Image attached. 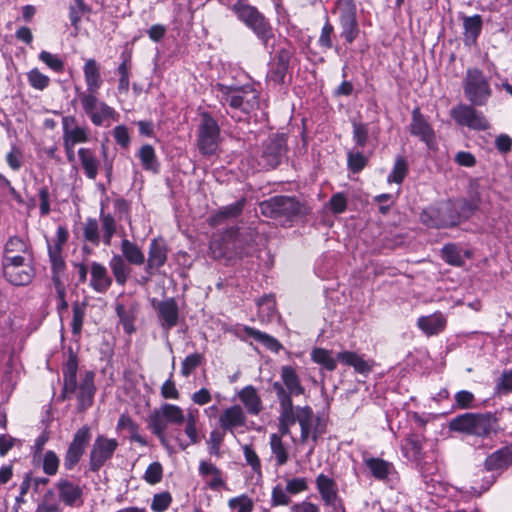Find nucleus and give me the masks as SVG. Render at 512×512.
I'll use <instances>...</instances> for the list:
<instances>
[{"mask_svg": "<svg viewBox=\"0 0 512 512\" xmlns=\"http://www.w3.org/2000/svg\"><path fill=\"white\" fill-rule=\"evenodd\" d=\"M183 425V432L187 439L176 437L181 450L201 441L199 411L196 408H188L186 411L178 405L164 403L155 408L147 418V425L151 432L159 439L160 443L168 448L166 430L169 425Z\"/></svg>", "mask_w": 512, "mask_h": 512, "instance_id": "f257e3e1", "label": "nucleus"}, {"mask_svg": "<svg viewBox=\"0 0 512 512\" xmlns=\"http://www.w3.org/2000/svg\"><path fill=\"white\" fill-rule=\"evenodd\" d=\"M480 197L478 194L471 200L458 199L448 201L439 209L431 208L422 214V221L432 227H448L458 224L462 219H467L478 209Z\"/></svg>", "mask_w": 512, "mask_h": 512, "instance_id": "f03ea898", "label": "nucleus"}, {"mask_svg": "<svg viewBox=\"0 0 512 512\" xmlns=\"http://www.w3.org/2000/svg\"><path fill=\"white\" fill-rule=\"evenodd\" d=\"M215 91L220 103L232 111L248 115L260 106V92L251 84L228 86L218 83Z\"/></svg>", "mask_w": 512, "mask_h": 512, "instance_id": "7ed1b4c3", "label": "nucleus"}, {"mask_svg": "<svg viewBox=\"0 0 512 512\" xmlns=\"http://www.w3.org/2000/svg\"><path fill=\"white\" fill-rule=\"evenodd\" d=\"M252 241L251 233H240L239 230L229 229L216 234L210 241L209 253L214 259L231 260L249 253L245 245Z\"/></svg>", "mask_w": 512, "mask_h": 512, "instance_id": "20e7f679", "label": "nucleus"}, {"mask_svg": "<svg viewBox=\"0 0 512 512\" xmlns=\"http://www.w3.org/2000/svg\"><path fill=\"white\" fill-rule=\"evenodd\" d=\"M449 428L468 435L487 437L497 432L498 423L492 413H465L453 418Z\"/></svg>", "mask_w": 512, "mask_h": 512, "instance_id": "39448f33", "label": "nucleus"}, {"mask_svg": "<svg viewBox=\"0 0 512 512\" xmlns=\"http://www.w3.org/2000/svg\"><path fill=\"white\" fill-rule=\"evenodd\" d=\"M232 11L241 22L254 32L264 47L268 48L274 33L266 17L255 6L248 4L246 0H238L232 6Z\"/></svg>", "mask_w": 512, "mask_h": 512, "instance_id": "423d86ee", "label": "nucleus"}, {"mask_svg": "<svg viewBox=\"0 0 512 512\" xmlns=\"http://www.w3.org/2000/svg\"><path fill=\"white\" fill-rule=\"evenodd\" d=\"M466 99L475 106H484L492 96L489 78L476 67L468 68L463 78Z\"/></svg>", "mask_w": 512, "mask_h": 512, "instance_id": "0eeeda50", "label": "nucleus"}, {"mask_svg": "<svg viewBox=\"0 0 512 512\" xmlns=\"http://www.w3.org/2000/svg\"><path fill=\"white\" fill-rule=\"evenodd\" d=\"M262 215L278 220H292L306 214L304 205L296 198L289 196H275L259 204Z\"/></svg>", "mask_w": 512, "mask_h": 512, "instance_id": "6e6552de", "label": "nucleus"}, {"mask_svg": "<svg viewBox=\"0 0 512 512\" xmlns=\"http://www.w3.org/2000/svg\"><path fill=\"white\" fill-rule=\"evenodd\" d=\"M83 111L93 125L109 126L112 121H117L119 114L114 108L98 99L97 94L80 93L78 95Z\"/></svg>", "mask_w": 512, "mask_h": 512, "instance_id": "1a4fd4ad", "label": "nucleus"}, {"mask_svg": "<svg viewBox=\"0 0 512 512\" xmlns=\"http://www.w3.org/2000/svg\"><path fill=\"white\" fill-rule=\"evenodd\" d=\"M287 152L284 135L274 134L265 140L258 151L257 162L261 169H274L284 158Z\"/></svg>", "mask_w": 512, "mask_h": 512, "instance_id": "9d476101", "label": "nucleus"}, {"mask_svg": "<svg viewBox=\"0 0 512 512\" xmlns=\"http://www.w3.org/2000/svg\"><path fill=\"white\" fill-rule=\"evenodd\" d=\"M2 274L14 286H25L33 277L32 268L24 264V257L19 254L2 257Z\"/></svg>", "mask_w": 512, "mask_h": 512, "instance_id": "9b49d317", "label": "nucleus"}, {"mask_svg": "<svg viewBox=\"0 0 512 512\" xmlns=\"http://www.w3.org/2000/svg\"><path fill=\"white\" fill-rule=\"evenodd\" d=\"M296 416V422H298L301 428L300 442L304 444L311 439L313 444L309 454H312L318 438L324 431L321 427L320 419L314 417L313 410L309 406H296Z\"/></svg>", "mask_w": 512, "mask_h": 512, "instance_id": "f8f14e48", "label": "nucleus"}, {"mask_svg": "<svg viewBox=\"0 0 512 512\" xmlns=\"http://www.w3.org/2000/svg\"><path fill=\"white\" fill-rule=\"evenodd\" d=\"M219 134L220 129L217 122L209 114H204L197 139V146L201 154L210 156L216 153Z\"/></svg>", "mask_w": 512, "mask_h": 512, "instance_id": "ddd939ff", "label": "nucleus"}, {"mask_svg": "<svg viewBox=\"0 0 512 512\" xmlns=\"http://www.w3.org/2000/svg\"><path fill=\"white\" fill-rule=\"evenodd\" d=\"M117 448L118 441L116 439L98 435L89 453L90 470L93 472L99 471L100 468L112 458Z\"/></svg>", "mask_w": 512, "mask_h": 512, "instance_id": "4468645a", "label": "nucleus"}, {"mask_svg": "<svg viewBox=\"0 0 512 512\" xmlns=\"http://www.w3.org/2000/svg\"><path fill=\"white\" fill-rule=\"evenodd\" d=\"M451 117L461 126H466L477 131H485L490 124L482 112L477 111L473 106L459 104L451 109Z\"/></svg>", "mask_w": 512, "mask_h": 512, "instance_id": "2eb2a0df", "label": "nucleus"}, {"mask_svg": "<svg viewBox=\"0 0 512 512\" xmlns=\"http://www.w3.org/2000/svg\"><path fill=\"white\" fill-rule=\"evenodd\" d=\"M90 439L91 432L88 426H83L76 431L64 457L65 469L72 470L78 464Z\"/></svg>", "mask_w": 512, "mask_h": 512, "instance_id": "dca6fc26", "label": "nucleus"}, {"mask_svg": "<svg viewBox=\"0 0 512 512\" xmlns=\"http://www.w3.org/2000/svg\"><path fill=\"white\" fill-rule=\"evenodd\" d=\"M275 393L279 402V433L277 435L287 436L290 434V427L296 423V407L279 385H275Z\"/></svg>", "mask_w": 512, "mask_h": 512, "instance_id": "f3484780", "label": "nucleus"}, {"mask_svg": "<svg viewBox=\"0 0 512 512\" xmlns=\"http://www.w3.org/2000/svg\"><path fill=\"white\" fill-rule=\"evenodd\" d=\"M315 485L324 506L334 511L342 508L338 485L332 477L320 473L315 479Z\"/></svg>", "mask_w": 512, "mask_h": 512, "instance_id": "a211bd4d", "label": "nucleus"}, {"mask_svg": "<svg viewBox=\"0 0 512 512\" xmlns=\"http://www.w3.org/2000/svg\"><path fill=\"white\" fill-rule=\"evenodd\" d=\"M153 306L158 312L160 325L164 330L169 331L178 324L179 307L174 298L159 301L157 305L153 301Z\"/></svg>", "mask_w": 512, "mask_h": 512, "instance_id": "6ab92c4d", "label": "nucleus"}, {"mask_svg": "<svg viewBox=\"0 0 512 512\" xmlns=\"http://www.w3.org/2000/svg\"><path fill=\"white\" fill-rule=\"evenodd\" d=\"M198 472L204 480L205 485L212 491H219L226 488L224 473L211 461L201 460Z\"/></svg>", "mask_w": 512, "mask_h": 512, "instance_id": "aec40b11", "label": "nucleus"}, {"mask_svg": "<svg viewBox=\"0 0 512 512\" xmlns=\"http://www.w3.org/2000/svg\"><path fill=\"white\" fill-rule=\"evenodd\" d=\"M292 51L289 49H280L277 53L276 60L270 66L267 72V81L276 85H281L285 81V77L289 68Z\"/></svg>", "mask_w": 512, "mask_h": 512, "instance_id": "412c9836", "label": "nucleus"}, {"mask_svg": "<svg viewBox=\"0 0 512 512\" xmlns=\"http://www.w3.org/2000/svg\"><path fill=\"white\" fill-rule=\"evenodd\" d=\"M63 142L67 145H76L89 141V130L86 127L78 126L74 116L62 118Z\"/></svg>", "mask_w": 512, "mask_h": 512, "instance_id": "4be33fe9", "label": "nucleus"}, {"mask_svg": "<svg viewBox=\"0 0 512 512\" xmlns=\"http://www.w3.org/2000/svg\"><path fill=\"white\" fill-rule=\"evenodd\" d=\"M21 364L19 358L10 354L6 363V369L2 373V395L5 394L6 400L9 399L13 393L18 381L20 380Z\"/></svg>", "mask_w": 512, "mask_h": 512, "instance_id": "5701e85b", "label": "nucleus"}, {"mask_svg": "<svg viewBox=\"0 0 512 512\" xmlns=\"http://www.w3.org/2000/svg\"><path fill=\"white\" fill-rule=\"evenodd\" d=\"M281 380L280 382L273 383V390L275 391V385H279L285 394L292 399V396L303 395L305 388L301 383V380L296 373L295 369L291 366H283L281 368Z\"/></svg>", "mask_w": 512, "mask_h": 512, "instance_id": "b1692460", "label": "nucleus"}, {"mask_svg": "<svg viewBox=\"0 0 512 512\" xmlns=\"http://www.w3.org/2000/svg\"><path fill=\"white\" fill-rule=\"evenodd\" d=\"M410 132L412 135L419 137L429 147L435 140V134L431 125L427 122L419 108L412 111V121L410 124Z\"/></svg>", "mask_w": 512, "mask_h": 512, "instance_id": "393cba45", "label": "nucleus"}, {"mask_svg": "<svg viewBox=\"0 0 512 512\" xmlns=\"http://www.w3.org/2000/svg\"><path fill=\"white\" fill-rule=\"evenodd\" d=\"M167 245L164 239L155 238L150 242L148 259H147V271L154 273L162 267L167 260Z\"/></svg>", "mask_w": 512, "mask_h": 512, "instance_id": "a878e982", "label": "nucleus"}, {"mask_svg": "<svg viewBox=\"0 0 512 512\" xmlns=\"http://www.w3.org/2000/svg\"><path fill=\"white\" fill-rule=\"evenodd\" d=\"M337 360L346 366L352 367L355 372L368 375L374 367V361L365 359L363 355H359L352 351H342L337 354Z\"/></svg>", "mask_w": 512, "mask_h": 512, "instance_id": "bb28decb", "label": "nucleus"}, {"mask_svg": "<svg viewBox=\"0 0 512 512\" xmlns=\"http://www.w3.org/2000/svg\"><path fill=\"white\" fill-rule=\"evenodd\" d=\"M83 75L86 83V91L83 93L97 94L103 84L100 64L93 58L86 59Z\"/></svg>", "mask_w": 512, "mask_h": 512, "instance_id": "cd10ccee", "label": "nucleus"}, {"mask_svg": "<svg viewBox=\"0 0 512 512\" xmlns=\"http://www.w3.org/2000/svg\"><path fill=\"white\" fill-rule=\"evenodd\" d=\"M246 423V416L239 405L226 408L219 416V425L223 430L233 433L237 428L243 427Z\"/></svg>", "mask_w": 512, "mask_h": 512, "instance_id": "c85d7f7f", "label": "nucleus"}, {"mask_svg": "<svg viewBox=\"0 0 512 512\" xmlns=\"http://www.w3.org/2000/svg\"><path fill=\"white\" fill-rule=\"evenodd\" d=\"M447 325V318L441 312L421 316L417 320V327L426 335L434 336L442 333Z\"/></svg>", "mask_w": 512, "mask_h": 512, "instance_id": "c756f323", "label": "nucleus"}, {"mask_svg": "<svg viewBox=\"0 0 512 512\" xmlns=\"http://www.w3.org/2000/svg\"><path fill=\"white\" fill-rule=\"evenodd\" d=\"M74 393H77L78 405L80 410H85L92 405L95 394L93 372L87 371L84 374L83 378L81 379L80 385H77V389Z\"/></svg>", "mask_w": 512, "mask_h": 512, "instance_id": "7c9ffc66", "label": "nucleus"}, {"mask_svg": "<svg viewBox=\"0 0 512 512\" xmlns=\"http://www.w3.org/2000/svg\"><path fill=\"white\" fill-rule=\"evenodd\" d=\"M364 464L371 475L379 481H389L396 473L394 465L381 458H365Z\"/></svg>", "mask_w": 512, "mask_h": 512, "instance_id": "2f4dec72", "label": "nucleus"}, {"mask_svg": "<svg viewBox=\"0 0 512 512\" xmlns=\"http://www.w3.org/2000/svg\"><path fill=\"white\" fill-rule=\"evenodd\" d=\"M460 19L462 20L463 24V35L465 44H475L482 31L483 21L481 15H460Z\"/></svg>", "mask_w": 512, "mask_h": 512, "instance_id": "473e14b6", "label": "nucleus"}, {"mask_svg": "<svg viewBox=\"0 0 512 512\" xmlns=\"http://www.w3.org/2000/svg\"><path fill=\"white\" fill-rule=\"evenodd\" d=\"M78 157L86 177L95 180L100 167V160L95 151L91 148H80L78 150Z\"/></svg>", "mask_w": 512, "mask_h": 512, "instance_id": "72a5a7b5", "label": "nucleus"}, {"mask_svg": "<svg viewBox=\"0 0 512 512\" xmlns=\"http://www.w3.org/2000/svg\"><path fill=\"white\" fill-rule=\"evenodd\" d=\"M57 488L60 499L66 505L72 506L81 500L82 489L78 484L61 479L57 483Z\"/></svg>", "mask_w": 512, "mask_h": 512, "instance_id": "f704fd0d", "label": "nucleus"}, {"mask_svg": "<svg viewBox=\"0 0 512 512\" xmlns=\"http://www.w3.org/2000/svg\"><path fill=\"white\" fill-rule=\"evenodd\" d=\"M121 63L116 69V74L119 76L118 92L127 94L130 87V71H131V53L123 52L120 55Z\"/></svg>", "mask_w": 512, "mask_h": 512, "instance_id": "c9c22d12", "label": "nucleus"}, {"mask_svg": "<svg viewBox=\"0 0 512 512\" xmlns=\"http://www.w3.org/2000/svg\"><path fill=\"white\" fill-rule=\"evenodd\" d=\"M512 463V444L503 447L487 457L485 467L487 470H498Z\"/></svg>", "mask_w": 512, "mask_h": 512, "instance_id": "e433bc0d", "label": "nucleus"}, {"mask_svg": "<svg viewBox=\"0 0 512 512\" xmlns=\"http://www.w3.org/2000/svg\"><path fill=\"white\" fill-rule=\"evenodd\" d=\"M417 466L426 485V490L428 491V493H436V487L434 484V482L436 481L432 478L439 471V467L436 461H428L425 460L424 458H421L420 461H417Z\"/></svg>", "mask_w": 512, "mask_h": 512, "instance_id": "4c0bfd02", "label": "nucleus"}, {"mask_svg": "<svg viewBox=\"0 0 512 512\" xmlns=\"http://www.w3.org/2000/svg\"><path fill=\"white\" fill-rule=\"evenodd\" d=\"M239 399L246 407L248 413L258 415L262 409L261 399L252 386H246L239 392Z\"/></svg>", "mask_w": 512, "mask_h": 512, "instance_id": "58836bf2", "label": "nucleus"}, {"mask_svg": "<svg viewBox=\"0 0 512 512\" xmlns=\"http://www.w3.org/2000/svg\"><path fill=\"white\" fill-rule=\"evenodd\" d=\"M269 445L272 456L275 459L276 466L281 467L285 465L289 460V452L288 447L281 439V435H277V433L271 434Z\"/></svg>", "mask_w": 512, "mask_h": 512, "instance_id": "ea45409f", "label": "nucleus"}, {"mask_svg": "<svg viewBox=\"0 0 512 512\" xmlns=\"http://www.w3.org/2000/svg\"><path fill=\"white\" fill-rule=\"evenodd\" d=\"M246 199L242 198L238 200L235 203L226 205L222 208H220L217 213H215L212 218L211 222L213 224H220L222 221L226 219H233L237 218L243 211L245 207Z\"/></svg>", "mask_w": 512, "mask_h": 512, "instance_id": "a19ab883", "label": "nucleus"}, {"mask_svg": "<svg viewBox=\"0 0 512 512\" xmlns=\"http://www.w3.org/2000/svg\"><path fill=\"white\" fill-rule=\"evenodd\" d=\"M77 369L78 364L74 357H70L65 364L63 375H64V394L69 397V394H73L77 389Z\"/></svg>", "mask_w": 512, "mask_h": 512, "instance_id": "79ce46f5", "label": "nucleus"}, {"mask_svg": "<svg viewBox=\"0 0 512 512\" xmlns=\"http://www.w3.org/2000/svg\"><path fill=\"white\" fill-rule=\"evenodd\" d=\"M471 257L469 250H464L455 244H447L442 249V258L451 265L461 266L466 258Z\"/></svg>", "mask_w": 512, "mask_h": 512, "instance_id": "37998d69", "label": "nucleus"}, {"mask_svg": "<svg viewBox=\"0 0 512 512\" xmlns=\"http://www.w3.org/2000/svg\"><path fill=\"white\" fill-rule=\"evenodd\" d=\"M92 288H106L111 285L107 269L100 263L93 262L90 268Z\"/></svg>", "mask_w": 512, "mask_h": 512, "instance_id": "c03bdc74", "label": "nucleus"}, {"mask_svg": "<svg viewBox=\"0 0 512 512\" xmlns=\"http://www.w3.org/2000/svg\"><path fill=\"white\" fill-rule=\"evenodd\" d=\"M121 251L124 258L131 264L142 265L145 262V256L141 249L128 239L121 242Z\"/></svg>", "mask_w": 512, "mask_h": 512, "instance_id": "a18cd8bd", "label": "nucleus"}, {"mask_svg": "<svg viewBox=\"0 0 512 512\" xmlns=\"http://www.w3.org/2000/svg\"><path fill=\"white\" fill-rule=\"evenodd\" d=\"M244 331L247 336L263 344L266 348H268L271 351L278 352L282 348L281 343L276 338L266 333H263L259 330H256L255 328L246 326L244 328Z\"/></svg>", "mask_w": 512, "mask_h": 512, "instance_id": "49530a36", "label": "nucleus"}, {"mask_svg": "<svg viewBox=\"0 0 512 512\" xmlns=\"http://www.w3.org/2000/svg\"><path fill=\"white\" fill-rule=\"evenodd\" d=\"M340 25L342 28L341 36L347 43H352L359 34V27L356 15L340 16Z\"/></svg>", "mask_w": 512, "mask_h": 512, "instance_id": "de8ad7c7", "label": "nucleus"}, {"mask_svg": "<svg viewBox=\"0 0 512 512\" xmlns=\"http://www.w3.org/2000/svg\"><path fill=\"white\" fill-rule=\"evenodd\" d=\"M311 359L328 371H334L337 367V357L334 358L332 352L324 348H314Z\"/></svg>", "mask_w": 512, "mask_h": 512, "instance_id": "09e8293b", "label": "nucleus"}, {"mask_svg": "<svg viewBox=\"0 0 512 512\" xmlns=\"http://www.w3.org/2000/svg\"><path fill=\"white\" fill-rule=\"evenodd\" d=\"M48 256L52 268V278L56 286L61 285V277L65 272V261L62 256V251L48 250Z\"/></svg>", "mask_w": 512, "mask_h": 512, "instance_id": "8fccbe9b", "label": "nucleus"}, {"mask_svg": "<svg viewBox=\"0 0 512 512\" xmlns=\"http://www.w3.org/2000/svg\"><path fill=\"white\" fill-rule=\"evenodd\" d=\"M139 159L145 170L157 173L159 171V163L154 148L149 145H143L138 152Z\"/></svg>", "mask_w": 512, "mask_h": 512, "instance_id": "3c124183", "label": "nucleus"}, {"mask_svg": "<svg viewBox=\"0 0 512 512\" xmlns=\"http://www.w3.org/2000/svg\"><path fill=\"white\" fill-rule=\"evenodd\" d=\"M422 448V442L419 439V437L415 435H410L409 437L406 438L402 450L408 459L417 462L420 461L421 458H423Z\"/></svg>", "mask_w": 512, "mask_h": 512, "instance_id": "603ef678", "label": "nucleus"}, {"mask_svg": "<svg viewBox=\"0 0 512 512\" xmlns=\"http://www.w3.org/2000/svg\"><path fill=\"white\" fill-rule=\"evenodd\" d=\"M110 267L116 279V283L119 286L125 285L129 274V268L125 260L121 256L115 255L110 260Z\"/></svg>", "mask_w": 512, "mask_h": 512, "instance_id": "864d4df0", "label": "nucleus"}, {"mask_svg": "<svg viewBox=\"0 0 512 512\" xmlns=\"http://www.w3.org/2000/svg\"><path fill=\"white\" fill-rule=\"evenodd\" d=\"M408 173V164L405 158L399 156L396 158L393 169L387 177L389 183L401 184Z\"/></svg>", "mask_w": 512, "mask_h": 512, "instance_id": "5fc2aeb1", "label": "nucleus"}, {"mask_svg": "<svg viewBox=\"0 0 512 512\" xmlns=\"http://www.w3.org/2000/svg\"><path fill=\"white\" fill-rule=\"evenodd\" d=\"M101 225L103 229L102 241L106 246L111 245V240L116 232V222L110 214H100Z\"/></svg>", "mask_w": 512, "mask_h": 512, "instance_id": "6e6d98bb", "label": "nucleus"}, {"mask_svg": "<svg viewBox=\"0 0 512 512\" xmlns=\"http://www.w3.org/2000/svg\"><path fill=\"white\" fill-rule=\"evenodd\" d=\"M27 81L32 88L39 91H43L50 84V78L37 68L31 69L27 73Z\"/></svg>", "mask_w": 512, "mask_h": 512, "instance_id": "4d7b16f0", "label": "nucleus"}, {"mask_svg": "<svg viewBox=\"0 0 512 512\" xmlns=\"http://www.w3.org/2000/svg\"><path fill=\"white\" fill-rule=\"evenodd\" d=\"M84 239L94 246H98L100 243L99 225L96 219L89 218L83 227Z\"/></svg>", "mask_w": 512, "mask_h": 512, "instance_id": "13d9d810", "label": "nucleus"}, {"mask_svg": "<svg viewBox=\"0 0 512 512\" xmlns=\"http://www.w3.org/2000/svg\"><path fill=\"white\" fill-rule=\"evenodd\" d=\"M162 477H163V466L158 461L151 463L147 467V469L143 475V479L150 485H155V484L159 483L162 480Z\"/></svg>", "mask_w": 512, "mask_h": 512, "instance_id": "bf43d9fd", "label": "nucleus"}, {"mask_svg": "<svg viewBox=\"0 0 512 512\" xmlns=\"http://www.w3.org/2000/svg\"><path fill=\"white\" fill-rule=\"evenodd\" d=\"M204 357L200 353H193L185 357L181 365V374L188 377L202 363Z\"/></svg>", "mask_w": 512, "mask_h": 512, "instance_id": "052dcab7", "label": "nucleus"}, {"mask_svg": "<svg viewBox=\"0 0 512 512\" xmlns=\"http://www.w3.org/2000/svg\"><path fill=\"white\" fill-rule=\"evenodd\" d=\"M228 506L234 512H252L253 510V502L247 495L231 498Z\"/></svg>", "mask_w": 512, "mask_h": 512, "instance_id": "680f3d73", "label": "nucleus"}, {"mask_svg": "<svg viewBox=\"0 0 512 512\" xmlns=\"http://www.w3.org/2000/svg\"><path fill=\"white\" fill-rule=\"evenodd\" d=\"M39 59L57 73H61L64 70V61L57 54L42 51L39 54Z\"/></svg>", "mask_w": 512, "mask_h": 512, "instance_id": "e2e57ef3", "label": "nucleus"}, {"mask_svg": "<svg viewBox=\"0 0 512 512\" xmlns=\"http://www.w3.org/2000/svg\"><path fill=\"white\" fill-rule=\"evenodd\" d=\"M69 239V231L64 225H59L56 230V236L53 240V243L47 241L48 250L54 251H62L63 246L67 243Z\"/></svg>", "mask_w": 512, "mask_h": 512, "instance_id": "0e129e2a", "label": "nucleus"}, {"mask_svg": "<svg viewBox=\"0 0 512 512\" xmlns=\"http://www.w3.org/2000/svg\"><path fill=\"white\" fill-rule=\"evenodd\" d=\"M353 140L360 148H364L368 141L369 130L368 125L359 122H353Z\"/></svg>", "mask_w": 512, "mask_h": 512, "instance_id": "69168bd1", "label": "nucleus"}, {"mask_svg": "<svg viewBox=\"0 0 512 512\" xmlns=\"http://www.w3.org/2000/svg\"><path fill=\"white\" fill-rule=\"evenodd\" d=\"M243 453L245 460L247 464L251 467L252 471L259 477H261V462L255 450L251 446L245 445L243 446Z\"/></svg>", "mask_w": 512, "mask_h": 512, "instance_id": "338daca9", "label": "nucleus"}, {"mask_svg": "<svg viewBox=\"0 0 512 512\" xmlns=\"http://www.w3.org/2000/svg\"><path fill=\"white\" fill-rule=\"evenodd\" d=\"M171 502H172V497H171L170 493L163 492V493L155 494L152 499L151 509L154 512H164L169 508Z\"/></svg>", "mask_w": 512, "mask_h": 512, "instance_id": "774afa93", "label": "nucleus"}]
</instances>
